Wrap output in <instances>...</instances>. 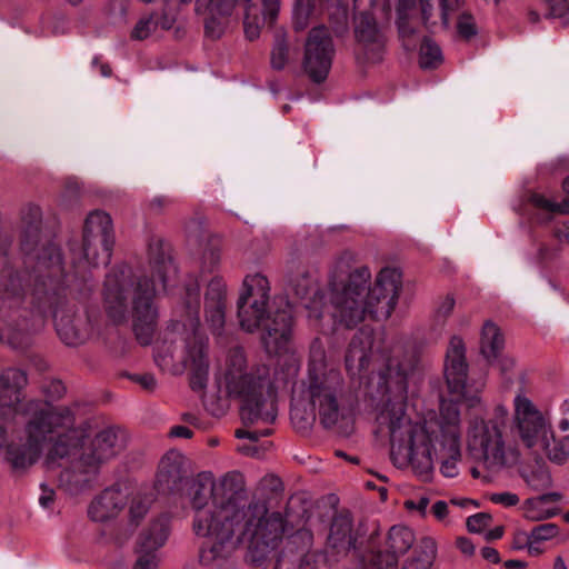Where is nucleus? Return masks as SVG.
<instances>
[{
    "label": "nucleus",
    "instance_id": "3c124183",
    "mask_svg": "<svg viewBox=\"0 0 569 569\" xmlns=\"http://www.w3.org/2000/svg\"><path fill=\"white\" fill-rule=\"evenodd\" d=\"M456 301L452 296H446L437 308V316L447 318L453 310Z\"/></svg>",
    "mask_w": 569,
    "mask_h": 569
},
{
    "label": "nucleus",
    "instance_id": "f257e3e1",
    "mask_svg": "<svg viewBox=\"0 0 569 569\" xmlns=\"http://www.w3.org/2000/svg\"><path fill=\"white\" fill-rule=\"evenodd\" d=\"M22 250L24 263L30 269L27 283L9 266H3L0 271V341L13 349L28 346L31 336L43 327L50 310L60 339L68 346L83 343L90 335L88 322L63 309L69 281L59 248L52 243L31 248L24 241ZM3 260L0 256V263Z\"/></svg>",
    "mask_w": 569,
    "mask_h": 569
},
{
    "label": "nucleus",
    "instance_id": "58836bf2",
    "mask_svg": "<svg viewBox=\"0 0 569 569\" xmlns=\"http://www.w3.org/2000/svg\"><path fill=\"white\" fill-rule=\"evenodd\" d=\"M491 521V517L487 513L480 512L473 516H470L467 519V528L470 532H481L485 528L489 526Z\"/></svg>",
    "mask_w": 569,
    "mask_h": 569
},
{
    "label": "nucleus",
    "instance_id": "39448f33",
    "mask_svg": "<svg viewBox=\"0 0 569 569\" xmlns=\"http://www.w3.org/2000/svg\"><path fill=\"white\" fill-rule=\"evenodd\" d=\"M176 276L169 247L161 239H152L148 248V267L141 274L134 277L131 268L124 264L107 274L103 301L108 316L114 322L123 321L131 302L136 337L141 345H149L158 318L153 298L167 291Z\"/></svg>",
    "mask_w": 569,
    "mask_h": 569
},
{
    "label": "nucleus",
    "instance_id": "f3484780",
    "mask_svg": "<svg viewBox=\"0 0 569 569\" xmlns=\"http://www.w3.org/2000/svg\"><path fill=\"white\" fill-rule=\"evenodd\" d=\"M466 346L460 337H452L445 358V378L448 389L457 399L465 400L469 407L480 403L479 396H468L467 391Z\"/></svg>",
    "mask_w": 569,
    "mask_h": 569
},
{
    "label": "nucleus",
    "instance_id": "6e6d98bb",
    "mask_svg": "<svg viewBox=\"0 0 569 569\" xmlns=\"http://www.w3.org/2000/svg\"><path fill=\"white\" fill-rule=\"evenodd\" d=\"M54 501V491L53 489L47 487L46 485H41V495L39 497V503L43 508H50Z\"/></svg>",
    "mask_w": 569,
    "mask_h": 569
},
{
    "label": "nucleus",
    "instance_id": "72a5a7b5",
    "mask_svg": "<svg viewBox=\"0 0 569 569\" xmlns=\"http://www.w3.org/2000/svg\"><path fill=\"white\" fill-rule=\"evenodd\" d=\"M461 0H441L442 20L445 24H448V11L457 8ZM430 10L431 7L429 6L428 0H421V11L425 22H427L431 16Z\"/></svg>",
    "mask_w": 569,
    "mask_h": 569
},
{
    "label": "nucleus",
    "instance_id": "aec40b11",
    "mask_svg": "<svg viewBox=\"0 0 569 569\" xmlns=\"http://www.w3.org/2000/svg\"><path fill=\"white\" fill-rule=\"evenodd\" d=\"M355 33L358 50L362 52L367 60L378 61L383 49V38L370 13L361 12L357 16Z\"/></svg>",
    "mask_w": 569,
    "mask_h": 569
},
{
    "label": "nucleus",
    "instance_id": "69168bd1",
    "mask_svg": "<svg viewBox=\"0 0 569 569\" xmlns=\"http://www.w3.org/2000/svg\"><path fill=\"white\" fill-rule=\"evenodd\" d=\"M503 535V529L502 527H496L495 529L490 530L488 533H487V538L488 539H499L501 538Z\"/></svg>",
    "mask_w": 569,
    "mask_h": 569
},
{
    "label": "nucleus",
    "instance_id": "bf43d9fd",
    "mask_svg": "<svg viewBox=\"0 0 569 569\" xmlns=\"http://www.w3.org/2000/svg\"><path fill=\"white\" fill-rule=\"evenodd\" d=\"M491 361H497V366L501 373H507L509 370H511L515 366V360L510 357H499L497 359H491Z\"/></svg>",
    "mask_w": 569,
    "mask_h": 569
},
{
    "label": "nucleus",
    "instance_id": "b1692460",
    "mask_svg": "<svg viewBox=\"0 0 569 569\" xmlns=\"http://www.w3.org/2000/svg\"><path fill=\"white\" fill-rule=\"evenodd\" d=\"M327 545L338 553L347 552L353 547L352 520L349 515L340 513L332 519Z\"/></svg>",
    "mask_w": 569,
    "mask_h": 569
},
{
    "label": "nucleus",
    "instance_id": "8fccbe9b",
    "mask_svg": "<svg viewBox=\"0 0 569 569\" xmlns=\"http://www.w3.org/2000/svg\"><path fill=\"white\" fill-rule=\"evenodd\" d=\"M429 505V498L421 496L417 499H410L405 502V506L409 510H417L420 515H425Z\"/></svg>",
    "mask_w": 569,
    "mask_h": 569
},
{
    "label": "nucleus",
    "instance_id": "c03bdc74",
    "mask_svg": "<svg viewBox=\"0 0 569 569\" xmlns=\"http://www.w3.org/2000/svg\"><path fill=\"white\" fill-rule=\"evenodd\" d=\"M309 16V8L305 4L303 0H296L293 10L295 26L297 29H305L307 27V19Z\"/></svg>",
    "mask_w": 569,
    "mask_h": 569
},
{
    "label": "nucleus",
    "instance_id": "6e6552de",
    "mask_svg": "<svg viewBox=\"0 0 569 569\" xmlns=\"http://www.w3.org/2000/svg\"><path fill=\"white\" fill-rule=\"evenodd\" d=\"M73 415L68 407L60 406L51 416L30 418L26 425L27 442L23 446L10 445L7 449V460L16 470L32 466L49 441L51 443L46 465L53 469L59 460L71 456L84 436L83 429H74Z\"/></svg>",
    "mask_w": 569,
    "mask_h": 569
},
{
    "label": "nucleus",
    "instance_id": "ea45409f",
    "mask_svg": "<svg viewBox=\"0 0 569 569\" xmlns=\"http://www.w3.org/2000/svg\"><path fill=\"white\" fill-rule=\"evenodd\" d=\"M489 500L496 505H501L503 507H513L519 503V496L505 491V492H495L489 496Z\"/></svg>",
    "mask_w": 569,
    "mask_h": 569
},
{
    "label": "nucleus",
    "instance_id": "ddd939ff",
    "mask_svg": "<svg viewBox=\"0 0 569 569\" xmlns=\"http://www.w3.org/2000/svg\"><path fill=\"white\" fill-rule=\"evenodd\" d=\"M509 420V410L497 403L489 420L473 419L467 432L468 448L485 467L497 471L515 459V452L506 445L503 430Z\"/></svg>",
    "mask_w": 569,
    "mask_h": 569
},
{
    "label": "nucleus",
    "instance_id": "f8f14e48",
    "mask_svg": "<svg viewBox=\"0 0 569 569\" xmlns=\"http://www.w3.org/2000/svg\"><path fill=\"white\" fill-rule=\"evenodd\" d=\"M511 421L519 440L533 453H542L557 465L569 461V435L557 438L550 422L523 392L513 398Z\"/></svg>",
    "mask_w": 569,
    "mask_h": 569
},
{
    "label": "nucleus",
    "instance_id": "7c9ffc66",
    "mask_svg": "<svg viewBox=\"0 0 569 569\" xmlns=\"http://www.w3.org/2000/svg\"><path fill=\"white\" fill-rule=\"evenodd\" d=\"M527 485L536 490L541 491L551 486L552 479L548 468L543 465H537L535 468L523 473Z\"/></svg>",
    "mask_w": 569,
    "mask_h": 569
},
{
    "label": "nucleus",
    "instance_id": "de8ad7c7",
    "mask_svg": "<svg viewBox=\"0 0 569 569\" xmlns=\"http://www.w3.org/2000/svg\"><path fill=\"white\" fill-rule=\"evenodd\" d=\"M549 8V14L553 18H562L569 10L567 0H545Z\"/></svg>",
    "mask_w": 569,
    "mask_h": 569
},
{
    "label": "nucleus",
    "instance_id": "393cba45",
    "mask_svg": "<svg viewBox=\"0 0 569 569\" xmlns=\"http://www.w3.org/2000/svg\"><path fill=\"white\" fill-rule=\"evenodd\" d=\"M561 495L558 492H549L536 498H530L523 503V513L530 520H543L558 513V502Z\"/></svg>",
    "mask_w": 569,
    "mask_h": 569
},
{
    "label": "nucleus",
    "instance_id": "13d9d810",
    "mask_svg": "<svg viewBox=\"0 0 569 569\" xmlns=\"http://www.w3.org/2000/svg\"><path fill=\"white\" fill-rule=\"evenodd\" d=\"M172 202L173 201L166 196H158L150 201V208L156 212H160L163 208L172 204Z\"/></svg>",
    "mask_w": 569,
    "mask_h": 569
},
{
    "label": "nucleus",
    "instance_id": "e2e57ef3",
    "mask_svg": "<svg viewBox=\"0 0 569 569\" xmlns=\"http://www.w3.org/2000/svg\"><path fill=\"white\" fill-rule=\"evenodd\" d=\"M170 436L179 438H190L192 436V431L184 426H174L170 430Z\"/></svg>",
    "mask_w": 569,
    "mask_h": 569
},
{
    "label": "nucleus",
    "instance_id": "c85d7f7f",
    "mask_svg": "<svg viewBox=\"0 0 569 569\" xmlns=\"http://www.w3.org/2000/svg\"><path fill=\"white\" fill-rule=\"evenodd\" d=\"M183 303L190 317V326H199L200 291L197 280L186 284Z\"/></svg>",
    "mask_w": 569,
    "mask_h": 569
},
{
    "label": "nucleus",
    "instance_id": "37998d69",
    "mask_svg": "<svg viewBox=\"0 0 569 569\" xmlns=\"http://www.w3.org/2000/svg\"><path fill=\"white\" fill-rule=\"evenodd\" d=\"M149 505H150V499L149 498H134L130 505V509H129V512H130V517L132 520H138L140 518H142L148 509H149Z\"/></svg>",
    "mask_w": 569,
    "mask_h": 569
},
{
    "label": "nucleus",
    "instance_id": "6ab92c4d",
    "mask_svg": "<svg viewBox=\"0 0 569 569\" xmlns=\"http://www.w3.org/2000/svg\"><path fill=\"white\" fill-rule=\"evenodd\" d=\"M373 348V332L362 328L351 339L345 358L346 369L352 377L361 375L371 360Z\"/></svg>",
    "mask_w": 569,
    "mask_h": 569
},
{
    "label": "nucleus",
    "instance_id": "5fc2aeb1",
    "mask_svg": "<svg viewBox=\"0 0 569 569\" xmlns=\"http://www.w3.org/2000/svg\"><path fill=\"white\" fill-rule=\"evenodd\" d=\"M23 219L29 224H36L41 220V209L36 204H30L23 211Z\"/></svg>",
    "mask_w": 569,
    "mask_h": 569
},
{
    "label": "nucleus",
    "instance_id": "9b49d317",
    "mask_svg": "<svg viewBox=\"0 0 569 569\" xmlns=\"http://www.w3.org/2000/svg\"><path fill=\"white\" fill-rule=\"evenodd\" d=\"M73 415L74 429H83L84 436L80 443L71 450V455L81 447V453L71 463L70 468L62 470L59 482L70 493H79L91 487L101 467L116 458L126 448L123 432L114 427H107L98 431L94 437L84 442L89 437L87 423H76L74 410L68 407Z\"/></svg>",
    "mask_w": 569,
    "mask_h": 569
},
{
    "label": "nucleus",
    "instance_id": "4be33fe9",
    "mask_svg": "<svg viewBox=\"0 0 569 569\" xmlns=\"http://www.w3.org/2000/svg\"><path fill=\"white\" fill-rule=\"evenodd\" d=\"M192 343L187 346L184 366L192 370L191 386L193 389H202L208 378L209 361L206 353V340L197 332L193 333Z\"/></svg>",
    "mask_w": 569,
    "mask_h": 569
},
{
    "label": "nucleus",
    "instance_id": "a878e982",
    "mask_svg": "<svg viewBox=\"0 0 569 569\" xmlns=\"http://www.w3.org/2000/svg\"><path fill=\"white\" fill-rule=\"evenodd\" d=\"M183 456L178 451H169L159 462L157 485L162 489L173 488L182 477Z\"/></svg>",
    "mask_w": 569,
    "mask_h": 569
},
{
    "label": "nucleus",
    "instance_id": "bb28decb",
    "mask_svg": "<svg viewBox=\"0 0 569 569\" xmlns=\"http://www.w3.org/2000/svg\"><path fill=\"white\" fill-rule=\"evenodd\" d=\"M168 536L169 519L161 516L141 533L138 545H140L141 550H158L166 543Z\"/></svg>",
    "mask_w": 569,
    "mask_h": 569
},
{
    "label": "nucleus",
    "instance_id": "f704fd0d",
    "mask_svg": "<svg viewBox=\"0 0 569 569\" xmlns=\"http://www.w3.org/2000/svg\"><path fill=\"white\" fill-rule=\"evenodd\" d=\"M260 26L258 23L257 10L253 6H248L244 18V32L248 39L258 38Z\"/></svg>",
    "mask_w": 569,
    "mask_h": 569
},
{
    "label": "nucleus",
    "instance_id": "2f4dec72",
    "mask_svg": "<svg viewBox=\"0 0 569 569\" xmlns=\"http://www.w3.org/2000/svg\"><path fill=\"white\" fill-rule=\"evenodd\" d=\"M441 50L431 39L426 38L420 46L419 64L423 69L436 68L441 61Z\"/></svg>",
    "mask_w": 569,
    "mask_h": 569
},
{
    "label": "nucleus",
    "instance_id": "680f3d73",
    "mask_svg": "<svg viewBox=\"0 0 569 569\" xmlns=\"http://www.w3.org/2000/svg\"><path fill=\"white\" fill-rule=\"evenodd\" d=\"M481 556L483 557V559H486L492 563H498L500 561L499 552L495 548H491V547L482 548Z\"/></svg>",
    "mask_w": 569,
    "mask_h": 569
},
{
    "label": "nucleus",
    "instance_id": "7ed1b4c3",
    "mask_svg": "<svg viewBox=\"0 0 569 569\" xmlns=\"http://www.w3.org/2000/svg\"><path fill=\"white\" fill-rule=\"evenodd\" d=\"M234 476H203L191 488L193 532L206 539L201 560L226 558L239 543H248L251 561L260 562L276 549L286 533L280 512H269L264 501H247L231 490Z\"/></svg>",
    "mask_w": 569,
    "mask_h": 569
},
{
    "label": "nucleus",
    "instance_id": "4d7b16f0",
    "mask_svg": "<svg viewBox=\"0 0 569 569\" xmlns=\"http://www.w3.org/2000/svg\"><path fill=\"white\" fill-rule=\"evenodd\" d=\"M458 549L466 556H471L475 552V546L472 541L466 537H459L456 540Z\"/></svg>",
    "mask_w": 569,
    "mask_h": 569
},
{
    "label": "nucleus",
    "instance_id": "20e7f679",
    "mask_svg": "<svg viewBox=\"0 0 569 569\" xmlns=\"http://www.w3.org/2000/svg\"><path fill=\"white\" fill-rule=\"evenodd\" d=\"M370 278L369 269L362 267L351 272L345 283L333 280L329 289V305L323 303L316 279L307 273L293 278L290 286L293 293L306 301L310 319L319 320L329 313L337 322L350 328L367 317L387 320L398 303L401 273L397 269H381L371 287L368 286Z\"/></svg>",
    "mask_w": 569,
    "mask_h": 569
},
{
    "label": "nucleus",
    "instance_id": "a18cd8bd",
    "mask_svg": "<svg viewBox=\"0 0 569 569\" xmlns=\"http://www.w3.org/2000/svg\"><path fill=\"white\" fill-rule=\"evenodd\" d=\"M280 7V0H262L263 21L272 24L276 20Z\"/></svg>",
    "mask_w": 569,
    "mask_h": 569
},
{
    "label": "nucleus",
    "instance_id": "774afa93",
    "mask_svg": "<svg viewBox=\"0 0 569 569\" xmlns=\"http://www.w3.org/2000/svg\"><path fill=\"white\" fill-rule=\"evenodd\" d=\"M206 31L212 36L216 34V20L211 19L206 22Z\"/></svg>",
    "mask_w": 569,
    "mask_h": 569
},
{
    "label": "nucleus",
    "instance_id": "4468645a",
    "mask_svg": "<svg viewBox=\"0 0 569 569\" xmlns=\"http://www.w3.org/2000/svg\"><path fill=\"white\" fill-rule=\"evenodd\" d=\"M113 242L110 216L103 211L91 212L84 223L81 246L71 249L77 276H84L92 267L107 264L110 261Z\"/></svg>",
    "mask_w": 569,
    "mask_h": 569
},
{
    "label": "nucleus",
    "instance_id": "c756f323",
    "mask_svg": "<svg viewBox=\"0 0 569 569\" xmlns=\"http://www.w3.org/2000/svg\"><path fill=\"white\" fill-rule=\"evenodd\" d=\"M530 203L538 210L546 213L569 214V198L556 202L542 193H533L529 199Z\"/></svg>",
    "mask_w": 569,
    "mask_h": 569
},
{
    "label": "nucleus",
    "instance_id": "338daca9",
    "mask_svg": "<svg viewBox=\"0 0 569 569\" xmlns=\"http://www.w3.org/2000/svg\"><path fill=\"white\" fill-rule=\"evenodd\" d=\"M506 568H517L522 569L526 567V562L521 560H508L505 562Z\"/></svg>",
    "mask_w": 569,
    "mask_h": 569
},
{
    "label": "nucleus",
    "instance_id": "a211bd4d",
    "mask_svg": "<svg viewBox=\"0 0 569 569\" xmlns=\"http://www.w3.org/2000/svg\"><path fill=\"white\" fill-rule=\"evenodd\" d=\"M227 286L224 281L214 277L208 283L204 295L206 322L213 335H221L224 326V309Z\"/></svg>",
    "mask_w": 569,
    "mask_h": 569
},
{
    "label": "nucleus",
    "instance_id": "09e8293b",
    "mask_svg": "<svg viewBox=\"0 0 569 569\" xmlns=\"http://www.w3.org/2000/svg\"><path fill=\"white\" fill-rule=\"evenodd\" d=\"M271 433V429H263L260 431H250L244 429H238L236 437L238 439H249L251 441H258L261 437H267Z\"/></svg>",
    "mask_w": 569,
    "mask_h": 569
},
{
    "label": "nucleus",
    "instance_id": "423d86ee",
    "mask_svg": "<svg viewBox=\"0 0 569 569\" xmlns=\"http://www.w3.org/2000/svg\"><path fill=\"white\" fill-rule=\"evenodd\" d=\"M214 380L219 393L239 402L246 425L276 420V389L268 366L249 363L241 349H233L219 366Z\"/></svg>",
    "mask_w": 569,
    "mask_h": 569
},
{
    "label": "nucleus",
    "instance_id": "1a4fd4ad",
    "mask_svg": "<svg viewBox=\"0 0 569 569\" xmlns=\"http://www.w3.org/2000/svg\"><path fill=\"white\" fill-rule=\"evenodd\" d=\"M270 293V283L261 273L248 274L243 280L242 291L238 300V318L240 326L252 332L262 327V342L268 353L278 355L287 350L292 333V307L281 300L279 308L266 317Z\"/></svg>",
    "mask_w": 569,
    "mask_h": 569
},
{
    "label": "nucleus",
    "instance_id": "864d4df0",
    "mask_svg": "<svg viewBox=\"0 0 569 569\" xmlns=\"http://www.w3.org/2000/svg\"><path fill=\"white\" fill-rule=\"evenodd\" d=\"M220 262V252L218 250L211 249L203 254V268L211 271L213 270Z\"/></svg>",
    "mask_w": 569,
    "mask_h": 569
},
{
    "label": "nucleus",
    "instance_id": "4c0bfd02",
    "mask_svg": "<svg viewBox=\"0 0 569 569\" xmlns=\"http://www.w3.org/2000/svg\"><path fill=\"white\" fill-rule=\"evenodd\" d=\"M288 59V47L284 41L278 40L271 52V66L273 69H282Z\"/></svg>",
    "mask_w": 569,
    "mask_h": 569
},
{
    "label": "nucleus",
    "instance_id": "f03ea898",
    "mask_svg": "<svg viewBox=\"0 0 569 569\" xmlns=\"http://www.w3.org/2000/svg\"><path fill=\"white\" fill-rule=\"evenodd\" d=\"M419 370V361L413 355L402 360L397 357L388 360L381 379L396 399H388L379 408L378 431L389 436L390 455L397 467L410 465L416 475L428 479L435 457H439L442 475L453 478L461 459L460 411L455 402L443 400L438 417L412 422L406 412V399L409 383L417 381Z\"/></svg>",
    "mask_w": 569,
    "mask_h": 569
},
{
    "label": "nucleus",
    "instance_id": "052dcab7",
    "mask_svg": "<svg viewBox=\"0 0 569 569\" xmlns=\"http://www.w3.org/2000/svg\"><path fill=\"white\" fill-rule=\"evenodd\" d=\"M432 513L438 520H442L448 515V505L446 501L439 500L432 506Z\"/></svg>",
    "mask_w": 569,
    "mask_h": 569
},
{
    "label": "nucleus",
    "instance_id": "79ce46f5",
    "mask_svg": "<svg viewBox=\"0 0 569 569\" xmlns=\"http://www.w3.org/2000/svg\"><path fill=\"white\" fill-rule=\"evenodd\" d=\"M153 30L154 23L151 17L141 19L132 30V38L137 40H143L148 38Z\"/></svg>",
    "mask_w": 569,
    "mask_h": 569
},
{
    "label": "nucleus",
    "instance_id": "e433bc0d",
    "mask_svg": "<svg viewBox=\"0 0 569 569\" xmlns=\"http://www.w3.org/2000/svg\"><path fill=\"white\" fill-rule=\"evenodd\" d=\"M157 550H141L138 545L139 557L137 559L134 569H156L159 563Z\"/></svg>",
    "mask_w": 569,
    "mask_h": 569
},
{
    "label": "nucleus",
    "instance_id": "2eb2a0df",
    "mask_svg": "<svg viewBox=\"0 0 569 569\" xmlns=\"http://www.w3.org/2000/svg\"><path fill=\"white\" fill-rule=\"evenodd\" d=\"M27 385V375L21 369L10 367L0 372V409L4 416L46 418L60 408L42 400H24L22 390Z\"/></svg>",
    "mask_w": 569,
    "mask_h": 569
},
{
    "label": "nucleus",
    "instance_id": "0e129e2a",
    "mask_svg": "<svg viewBox=\"0 0 569 569\" xmlns=\"http://www.w3.org/2000/svg\"><path fill=\"white\" fill-rule=\"evenodd\" d=\"M136 380L146 389H152L156 385L154 378L150 375L139 376Z\"/></svg>",
    "mask_w": 569,
    "mask_h": 569
},
{
    "label": "nucleus",
    "instance_id": "0eeeda50",
    "mask_svg": "<svg viewBox=\"0 0 569 569\" xmlns=\"http://www.w3.org/2000/svg\"><path fill=\"white\" fill-rule=\"evenodd\" d=\"M214 380L219 393L239 402L246 425L276 420V389L268 366L249 363L241 349H233L219 366Z\"/></svg>",
    "mask_w": 569,
    "mask_h": 569
},
{
    "label": "nucleus",
    "instance_id": "c9c22d12",
    "mask_svg": "<svg viewBox=\"0 0 569 569\" xmlns=\"http://www.w3.org/2000/svg\"><path fill=\"white\" fill-rule=\"evenodd\" d=\"M530 533L535 541H546L559 535V527L555 523H542L536 526Z\"/></svg>",
    "mask_w": 569,
    "mask_h": 569
},
{
    "label": "nucleus",
    "instance_id": "49530a36",
    "mask_svg": "<svg viewBox=\"0 0 569 569\" xmlns=\"http://www.w3.org/2000/svg\"><path fill=\"white\" fill-rule=\"evenodd\" d=\"M532 538L531 533L528 535L525 531H517L513 535L511 548L515 550L528 549L529 553H532Z\"/></svg>",
    "mask_w": 569,
    "mask_h": 569
},
{
    "label": "nucleus",
    "instance_id": "5701e85b",
    "mask_svg": "<svg viewBox=\"0 0 569 569\" xmlns=\"http://www.w3.org/2000/svg\"><path fill=\"white\" fill-rule=\"evenodd\" d=\"M127 495L119 488H108L96 498L88 509L93 521L103 522L116 517L124 507Z\"/></svg>",
    "mask_w": 569,
    "mask_h": 569
},
{
    "label": "nucleus",
    "instance_id": "603ef678",
    "mask_svg": "<svg viewBox=\"0 0 569 569\" xmlns=\"http://www.w3.org/2000/svg\"><path fill=\"white\" fill-rule=\"evenodd\" d=\"M398 14H399V21H398V28L399 31L403 34L407 30L405 27V11L413 7L415 0H398Z\"/></svg>",
    "mask_w": 569,
    "mask_h": 569
},
{
    "label": "nucleus",
    "instance_id": "cd10ccee",
    "mask_svg": "<svg viewBox=\"0 0 569 569\" xmlns=\"http://www.w3.org/2000/svg\"><path fill=\"white\" fill-rule=\"evenodd\" d=\"M503 337L500 332V329L491 321H487L482 327L481 332V352L482 355L491 361V359H497L499 352L503 348Z\"/></svg>",
    "mask_w": 569,
    "mask_h": 569
},
{
    "label": "nucleus",
    "instance_id": "473e14b6",
    "mask_svg": "<svg viewBox=\"0 0 569 569\" xmlns=\"http://www.w3.org/2000/svg\"><path fill=\"white\" fill-rule=\"evenodd\" d=\"M291 421L298 429H307L315 420L313 412L303 413L298 403L292 405L290 410Z\"/></svg>",
    "mask_w": 569,
    "mask_h": 569
},
{
    "label": "nucleus",
    "instance_id": "dca6fc26",
    "mask_svg": "<svg viewBox=\"0 0 569 569\" xmlns=\"http://www.w3.org/2000/svg\"><path fill=\"white\" fill-rule=\"evenodd\" d=\"M335 49L325 27L313 28L306 42L303 69L313 82H322L330 71Z\"/></svg>",
    "mask_w": 569,
    "mask_h": 569
},
{
    "label": "nucleus",
    "instance_id": "412c9836",
    "mask_svg": "<svg viewBox=\"0 0 569 569\" xmlns=\"http://www.w3.org/2000/svg\"><path fill=\"white\" fill-rule=\"evenodd\" d=\"M413 532L402 526H393L386 541V555H379L377 566L379 569H389L396 565L398 556L405 555L413 545Z\"/></svg>",
    "mask_w": 569,
    "mask_h": 569
},
{
    "label": "nucleus",
    "instance_id": "a19ab883",
    "mask_svg": "<svg viewBox=\"0 0 569 569\" xmlns=\"http://www.w3.org/2000/svg\"><path fill=\"white\" fill-rule=\"evenodd\" d=\"M457 28H458L459 34L466 39H469V38L476 36V33H477L473 18L468 14H462L459 18Z\"/></svg>",
    "mask_w": 569,
    "mask_h": 569
},
{
    "label": "nucleus",
    "instance_id": "9d476101",
    "mask_svg": "<svg viewBox=\"0 0 569 569\" xmlns=\"http://www.w3.org/2000/svg\"><path fill=\"white\" fill-rule=\"evenodd\" d=\"M303 395L317 410L321 425L327 428H337L348 432L355 420L353 409L343 402V378L341 373L330 366L321 349H312L308 378Z\"/></svg>",
    "mask_w": 569,
    "mask_h": 569
}]
</instances>
